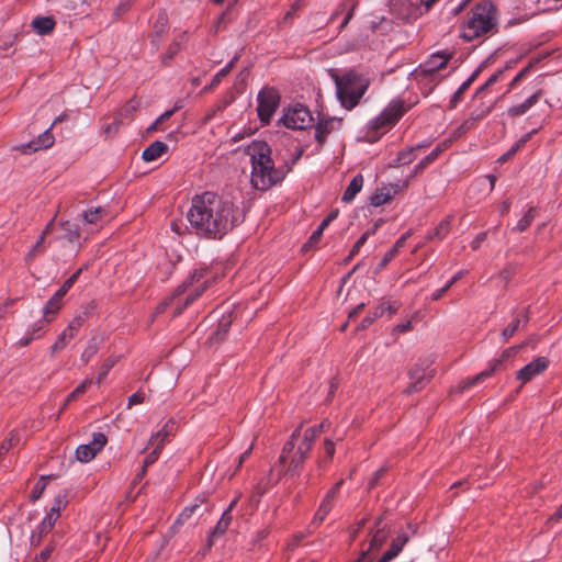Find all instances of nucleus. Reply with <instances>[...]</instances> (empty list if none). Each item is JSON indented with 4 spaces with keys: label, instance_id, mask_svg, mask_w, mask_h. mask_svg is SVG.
I'll list each match as a JSON object with an SVG mask.
<instances>
[{
    "label": "nucleus",
    "instance_id": "13d9d810",
    "mask_svg": "<svg viewBox=\"0 0 562 562\" xmlns=\"http://www.w3.org/2000/svg\"><path fill=\"white\" fill-rule=\"evenodd\" d=\"M396 256V247H392L383 257V259L380 261V263L376 267V272L384 269L389 262Z\"/></svg>",
    "mask_w": 562,
    "mask_h": 562
},
{
    "label": "nucleus",
    "instance_id": "1a4fd4ad",
    "mask_svg": "<svg viewBox=\"0 0 562 562\" xmlns=\"http://www.w3.org/2000/svg\"><path fill=\"white\" fill-rule=\"evenodd\" d=\"M431 363L432 360L429 358L422 359L409 370L412 382L405 391L407 394L418 392L431 380L434 376V370H429Z\"/></svg>",
    "mask_w": 562,
    "mask_h": 562
},
{
    "label": "nucleus",
    "instance_id": "c756f323",
    "mask_svg": "<svg viewBox=\"0 0 562 562\" xmlns=\"http://www.w3.org/2000/svg\"><path fill=\"white\" fill-rule=\"evenodd\" d=\"M381 524H382V519L379 518L375 522L376 531L372 535V538L370 540L369 550L367 551V553L369 551L380 549L386 540V535L384 533L383 528L380 527Z\"/></svg>",
    "mask_w": 562,
    "mask_h": 562
},
{
    "label": "nucleus",
    "instance_id": "4d7b16f0",
    "mask_svg": "<svg viewBox=\"0 0 562 562\" xmlns=\"http://www.w3.org/2000/svg\"><path fill=\"white\" fill-rule=\"evenodd\" d=\"M324 452H325V460L321 461L318 463L319 467H323L325 463H327L329 460H331V458L334 457V453H335V445L333 441L330 440H326L324 442Z\"/></svg>",
    "mask_w": 562,
    "mask_h": 562
},
{
    "label": "nucleus",
    "instance_id": "e433bc0d",
    "mask_svg": "<svg viewBox=\"0 0 562 562\" xmlns=\"http://www.w3.org/2000/svg\"><path fill=\"white\" fill-rule=\"evenodd\" d=\"M119 358L115 356L108 357L101 364L100 372L97 378V383H101L103 379L108 375L110 370L116 364Z\"/></svg>",
    "mask_w": 562,
    "mask_h": 562
},
{
    "label": "nucleus",
    "instance_id": "de8ad7c7",
    "mask_svg": "<svg viewBox=\"0 0 562 562\" xmlns=\"http://www.w3.org/2000/svg\"><path fill=\"white\" fill-rule=\"evenodd\" d=\"M167 25V16L166 14H160L157 19L156 24L154 25L153 37L160 38L166 30Z\"/></svg>",
    "mask_w": 562,
    "mask_h": 562
},
{
    "label": "nucleus",
    "instance_id": "f8f14e48",
    "mask_svg": "<svg viewBox=\"0 0 562 562\" xmlns=\"http://www.w3.org/2000/svg\"><path fill=\"white\" fill-rule=\"evenodd\" d=\"M246 154L250 157L251 169L274 162L271 158V147L265 140H252L247 146Z\"/></svg>",
    "mask_w": 562,
    "mask_h": 562
},
{
    "label": "nucleus",
    "instance_id": "49530a36",
    "mask_svg": "<svg viewBox=\"0 0 562 562\" xmlns=\"http://www.w3.org/2000/svg\"><path fill=\"white\" fill-rule=\"evenodd\" d=\"M180 44L178 42H173L169 45L166 54L161 58V64L164 66H168L173 57L179 53Z\"/></svg>",
    "mask_w": 562,
    "mask_h": 562
},
{
    "label": "nucleus",
    "instance_id": "bf43d9fd",
    "mask_svg": "<svg viewBox=\"0 0 562 562\" xmlns=\"http://www.w3.org/2000/svg\"><path fill=\"white\" fill-rule=\"evenodd\" d=\"M160 452H161V451H160L159 449H155V448H154V449H153V451H151V452H149V453L146 456V458H145V460H144V462H143L144 468H145V469H148L150 465H153V464L158 460V458H159V456H160Z\"/></svg>",
    "mask_w": 562,
    "mask_h": 562
},
{
    "label": "nucleus",
    "instance_id": "b1692460",
    "mask_svg": "<svg viewBox=\"0 0 562 562\" xmlns=\"http://www.w3.org/2000/svg\"><path fill=\"white\" fill-rule=\"evenodd\" d=\"M428 146H429L428 143H423V144H418L416 146H412V147L406 148L405 150L400 151L397 154V159H396L395 166L408 165V164L413 162L416 158V151L424 149Z\"/></svg>",
    "mask_w": 562,
    "mask_h": 562
},
{
    "label": "nucleus",
    "instance_id": "79ce46f5",
    "mask_svg": "<svg viewBox=\"0 0 562 562\" xmlns=\"http://www.w3.org/2000/svg\"><path fill=\"white\" fill-rule=\"evenodd\" d=\"M450 225L451 220L448 216L439 223V225L435 228L434 235H431L430 238L437 237L438 239H442L449 233Z\"/></svg>",
    "mask_w": 562,
    "mask_h": 562
},
{
    "label": "nucleus",
    "instance_id": "864d4df0",
    "mask_svg": "<svg viewBox=\"0 0 562 562\" xmlns=\"http://www.w3.org/2000/svg\"><path fill=\"white\" fill-rule=\"evenodd\" d=\"M326 227H323L322 224H319L318 228L311 235V237L308 238L307 243L304 245V249L305 248H308V247H315L318 241L321 240V237L323 235V232Z\"/></svg>",
    "mask_w": 562,
    "mask_h": 562
},
{
    "label": "nucleus",
    "instance_id": "f257e3e1",
    "mask_svg": "<svg viewBox=\"0 0 562 562\" xmlns=\"http://www.w3.org/2000/svg\"><path fill=\"white\" fill-rule=\"evenodd\" d=\"M237 214L238 209L232 202L206 191L192 198L187 218L195 235L221 239L236 225Z\"/></svg>",
    "mask_w": 562,
    "mask_h": 562
},
{
    "label": "nucleus",
    "instance_id": "6ab92c4d",
    "mask_svg": "<svg viewBox=\"0 0 562 562\" xmlns=\"http://www.w3.org/2000/svg\"><path fill=\"white\" fill-rule=\"evenodd\" d=\"M542 95V90L536 91L525 102L510 106L507 111L512 117L524 115L531 106H533Z\"/></svg>",
    "mask_w": 562,
    "mask_h": 562
},
{
    "label": "nucleus",
    "instance_id": "a18cd8bd",
    "mask_svg": "<svg viewBox=\"0 0 562 562\" xmlns=\"http://www.w3.org/2000/svg\"><path fill=\"white\" fill-rule=\"evenodd\" d=\"M92 384L91 379L83 380L67 397V402L74 401L78 398L80 395L85 394L88 387Z\"/></svg>",
    "mask_w": 562,
    "mask_h": 562
},
{
    "label": "nucleus",
    "instance_id": "603ef678",
    "mask_svg": "<svg viewBox=\"0 0 562 562\" xmlns=\"http://www.w3.org/2000/svg\"><path fill=\"white\" fill-rule=\"evenodd\" d=\"M470 88L469 85L463 82L458 90L453 93L452 98L450 99V109H453L457 106V104L462 100L463 93Z\"/></svg>",
    "mask_w": 562,
    "mask_h": 562
},
{
    "label": "nucleus",
    "instance_id": "c85d7f7f",
    "mask_svg": "<svg viewBox=\"0 0 562 562\" xmlns=\"http://www.w3.org/2000/svg\"><path fill=\"white\" fill-rule=\"evenodd\" d=\"M205 273L206 270H194L193 273L181 285L178 286L176 295L186 293L194 284L200 283V281L204 278Z\"/></svg>",
    "mask_w": 562,
    "mask_h": 562
},
{
    "label": "nucleus",
    "instance_id": "c03bdc74",
    "mask_svg": "<svg viewBox=\"0 0 562 562\" xmlns=\"http://www.w3.org/2000/svg\"><path fill=\"white\" fill-rule=\"evenodd\" d=\"M20 441L19 431L12 430L8 441L0 446V458Z\"/></svg>",
    "mask_w": 562,
    "mask_h": 562
},
{
    "label": "nucleus",
    "instance_id": "423d86ee",
    "mask_svg": "<svg viewBox=\"0 0 562 562\" xmlns=\"http://www.w3.org/2000/svg\"><path fill=\"white\" fill-rule=\"evenodd\" d=\"M526 344H522L518 347H510L505 349L499 358L494 359L490 362L487 369L483 370L479 374L474 375L473 378H470L462 382L460 386H458V392L462 393L464 390L475 385L476 383L492 376L495 372L501 371L503 369L504 362L508 360L509 358L514 357L516 352L522 348Z\"/></svg>",
    "mask_w": 562,
    "mask_h": 562
},
{
    "label": "nucleus",
    "instance_id": "2eb2a0df",
    "mask_svg": "<svg viewBox=\"0 0 562 562\" xmlns=\"http://www.w3.org/2000/svg\"><path fill=\"white\" fill-rule=\"evenodd\" d=\"M50 128H52V126L49 128H47L43 134H41L36 139L32 140L27 144H23L20 147V150L23 154H30V153L36 151L38 149L49 148L54 144V136L50 133Z\"/></svg>",
    "mask_w": 562,
    "mask_h": 562
},
{
    "label": "nucleus",
    "instance_id": "a878e982",
    "mask_svg": "<svg viewBox=\"0 0 562 562\" xmlns=\"http://www.w3.org/2000/svg\"><path fill=\"white\" fill-rule=\"evenodd\" d=\"M524 321L515 318L507 327L502 331V336L507 341L520 328H525L529 322V308H526L522 314Z\"/></svg>",
    "mask_w": 562,
    "mask_h": 562
},
{
    "label": "nucleus",
    "instance_id": "338daca9",
    "mask_svg": "<svg viewBox=\"0 0 562 562\" xmlns=\"http://www.w3.org/2000/svg\"><path fill=\"white\" fill-rule=\"evenodd\" d=\"M144 400H145L144 393H142V392L134 393L128 397V407L136 405V404H142L144 402Z\"/></svg>",
    "mask_w": 562,
    "mask_h": 562
},
{
    "label": "nucleus",
    "instance_id": "39448f33",
    "mask_svg": "<svg viewBox=\"0 0 562 562\" xmlns=\"http://www.w3.org/2000/svg\"><path fill=\"white\" fill-rule=\"evenodd\" d=\"M291 167H276L274 162L269 166L255 167L251 169V184L255 189L266 191L281 182Z\"/></svg>",
    "mask_w": 562,
    "mask_h": 562
},
{
    "label": "nucleus",
    "instance_id": "7c9ffc66",
    "mask_svg": "<svg viewBox=\"0 0 562 562\" xmlns=\"http://www.w3.org/2000/svg\"><path fill=\"white\" fill-rule=\"evenodd\" d=\"M106 214L108 213H106L105 209L98 206V207L85 211L82 213V220H83V222H86L88 224H97L98 222L103 220Z\"/></svg>",
    "mask_w": 562,
    "mask_h": 562
},
{
    "label": "nucleus",
    "instance_id": "72a5a7b5",
    "mask_svg": "<svg viewBox=\"0 0 562 562\" xmlns=\"http://www.w3.org/2000/svg\"><path fill=\"white\" fill-rule=\"evenodd\" d=\"M99 345L100 341L97 337H92L89 340L86 349L81 353V361L83 363L87 364L97 355V352L99 351Z\"/></svg>",
    "mask_w": 562,
    "mask_h": 562
},
{
    "label": "nucleus",
    "instance_id": "09e8293b",
    "mask_svg": "<svg viewBox=\"0 0 562 562\" xmlns=\"http://www.w3.org/2000/svg\"><path fill=\"white\" fill-rule=\"evenodd\" d=\"M55 520L52 518V516H47L42 520V522L38 525V540L43 535H46L54 526Z\"/></svg>",
    "mask_w": 562,
    "mask_h": 562
},
{
    "label": "nucleus",
    "instance_id": "a211bd4d",
    "mask_svg": "<svg viewBox=\"0 0 562 562\" xmlns=\"http://www.w3.org/2000/svg\"><path fill=\"white\" fill-rule=\"evenodd\" d=\"M69 291V289L61 285L56 293L48 300V302L45 304L43 308L44 316L55 315L63 305V297L66 295V293Z\"/></svg>",
    "mask_w": 562,
    "mask_h": 562
},
{
    "label": "nucleus",
    "instance_id": "6e6d98bb",
    "mask_svg": "<svg viewBox=\"0 0 562 562\" xmlns=\"http://www.w3.org/2000/svg\"><path fill=\"white\" fill-rule=\"evenodd\" d=\"M531 69V64L527 65L525 68H522L516 76L515 78L510 81V83L508 85V89H507V92H509L510 90H513L518 82H520L526 76L527 74L530 71Z\"/></svg>",
    "mask_w": 562,
    "mask_h": 562
},
{
    "label": "nucleus",
    "instance_id": "69168bd1",
    "mask_svg": "<svg viewBox=\"0 0 562 562\" xmlns=\"http://www.w3.org/2000/svg\"><path fill=\"white\" fill-rule=\"evenodd\" d=\"M53 549L50 547H46L44 550L41 551L40 554H37L32 562H46L50 554Z\"/></svg>",
    "mask_w": 562,
    "mask_h": 562
},
{
    "label": "nucleus",
    "instance_id": "ddd939ff",
    "mask_svg": "<svg viewBox=\"0 0 562 562\" xmlns=\"http://www.w3.org/2000/svg\"><path fill=\"white\" fill-rule=\"evenodd\" d=\"M106 443V437L102 432L93 435V439L89 443L80 445L76 449V458L80 462L91 461L98 452H100Z\"/></svg>",
    "mask_w": 562,
    "mask_h": 562
},
{
    "label": "nucleus",
    "instance_id": "8fccbe9b",
    "mask_svg": "<svg viewBox=\"0 0 562 562\" xmlns=\"http://www.w3.org/2000/svg\"><path fill=\"white\" fill-rule=\"evenodd\" d=\"M391 199H392V196L390 195V193H383V192L374 193L370 198V203L373 206H380V205L387 203Z\"/></svg>",
    "mask_w": 562,
    "mask_h": 562
},
{
    "label": "nucleus",
    "instance_id": "5fc2aeb1",
    "mask_svg": "<svg viewBox=\"0 0 562 562\" xmlns=\"http://www.w3.org/2000/svg\"><path fill=\"white\" fill-rule=\"evenodd\" d=\"M86 321V316L85 315H78L76 316L68 325V327L66 328L69 333H71L74 336H76L77 331L79 330V328L83 325Z\"/></svg>",
    "mask_w": 562,
    "mask_h": 562
},
{
    "label": "nucleus",
    "instance_id": "58836bf2",
    "mask_svg": "<svg viewBox=\"0 0 562 562\" xmlns=\"http://www.w3.org/2000/svg\"><path fill=\"white\" fill-rule=\"evenodd\" d=\"M536 209L530 207L528 212L518 221L517 225L514 227V231L525 232L532 223L535 218Z\"/></svg>",
    "mask_w": 562,
    "mask_h": 562
},
{
    "label": "nucleus",
    "instance_id": "2f4dec72",
    "mask_svg": "<svg viewBox=\"0 0 562 562\" xmlns=\"http://www.w3.org/2000/svg\"><path fill=\"white\" fill-rule=\"evenodd\" d=\"M239 58V55H235L234 58L223 68L221 69L212 79L211 83L209 87H205L204 88V91H207L212 88H214L215 86H217L221 80L227 76L231 70L233 69V67L235 66L236 61L238 60Z\"/></svg>",
    "mask_w": 562,
    "mask_h": 562
},
{
    "label": "nucleus",
    "instance_id": "6e6552de",
    "mask_svg": "<svg viewBox=\"0 0 562 562\" xmlns=\"http://www.w3.org/2000/svg\"><path fill=\"white\" fill-rule=\"evenodd\" d=\"M281 122L291 130H305L312 124L313 116L308 108L295 104L283 110Z\"/></svg>",
    "mask_w": 562,
    "mask_h": 562
},
{
    "label": "nucleus",
    "instance_id": "4c0bfd02",
    "mask_svg": "<svg viewBox=\"0 0 562 562\" xmlns=\"http://www.w3.org/2000/svg\"><path fill=\"white\" fill-rule=\"evenodd\" d=\"M61 227L65 231L64 237L68 241L74 243L80 237L79 227L76 224L66 221L61 223Z\"/></svg>",
    "mask_w": 562,
    "mask_h": 562
},
{
    "label": "nucleus",
    "instance_id": "cd10ccee",
    "mask_svg": "<svg viewBox=\"0 0 562 562\" xmlns=\"http://www.w3.org/2000/svg\"><path fill=\"white\" fill-rule=\"evenodd\" d=\"M286 457H288L286 461L283 463V464L288 463L286 473L291 474V475L299 474L306 458L297 454L294 451L291 453H288Z\"/></svg>",
    "mask_w": 562,
    "mask_h": 562
},
{
    "label": "nucleus",
    "instance_id": "bb28decb",
    "mask_svg": "<svg viewBox=\"0 0 562 562\" xmlns=\"http://www.w3.org/2000/svg\"><path fill=\"white\" fill-rule=\"evenodd\" d=\"M55 20L50 16L35 18L32 22L34 30L42 35L50 33L55 27Z\"/></svg>",
    "mask_w": 562,
    "mask_h": 562
},
{
    "label": "nucleus",
    "instance_id": "9d476101",
    "mask_svg": "<svg viewBox=\"0 0 562 562\" xmlns=\"http://www.w3.org/2000/svg\"><path fill=\"white\" fill-rule=\"evenodd\" d=\"M452 58V53L437 52L419 66L418 76L420 80L434 81L437 79V72L445 69L448 61Z\"/></svg>",
    "mask_w": 562,
    "mask_h": 562
},
{
    "label": "nucleus",
    "instance_id": "412c9836",
    "mask_svg": "<svg viewBox=\"0 0 562 562\" xmlns=\"http://www.w3.org/2000/svg\"><path fill=\"white\" fill-rule=\"evenodd\" d=\"M210 286V280H204L201 284H199L195 289H193L192 292L188 294V296L184 300V303L177 306L173 311L172 316L176 317L180 315L183 310L190 305L192 302H194L207 288Z\"/></svg>",
    "mask_w": 562,
    "mask_h": 562
},
{
    "label": "nucleus",
    "instance_id": "f704fd0d",
    "mask_svg": "<svg viewBox=\"0 0 562 562\" xmlns=\"http://www.w3.org/2000/svg\"><path fill=\"white\" fill-rule=\"evenodd\" d=\"M140 105V101L136 98H132L119 111L117 117L123 122L124 119H128Z\"/></svg>",
    "mask_w": 562,
    "mask_h": 562
},
{
    "label": "nucleus",
    "instance_id": "3c124183",
    "mask_svg": "<svg viewBox=\"0 0 562 562\" xmlns=\"http://www.w3.org/2000/svg\"><path fill=\"white\" fill-rule=\"evenodd\" d=\"M200 507L199 504H191L183 508V510L178 516L177 522H184L191 518V516L195 513V510Z\"/></svg>",
    "mask_w": 562,
    "mask_h": 562
},
{
    "label": "nucleus",
    "instance_id": "5701e85b",
    "mask_svg": "<svg viewBox=\"0 0 562 562\" xmlns=\"http://www.w3.org/2000/svg\"><path fill=\"white\" fill-rule=\"evenodd\" d=\"M362 186H363V177L362 175H357L355 176L351 181L349 182L347 189L345 190L344 194H342V202H346V203H349L351 202L355 196L357 195V193L360 192V190L362 189Z\"/></svg>",
    "mask_w": 562,
    "mask_h": 562
},
{
    "label": "nucleus",
    "instance_id": "052dcab7",
    "mask_svg": "<svg viewBox=\"0 0 562 562\" xmlns=\"http://www.w3.org/2000/svg\"><path fill=\"white\" fill-rule=\"evenodd\" d=\"M227 529H228V526H226V524H224L223 521L218 520L216 526L212 529V531L210 533V538L214 539L216 537H220V536L224 535Z\"/></svg>",
    "mask_w": 562,
    "mask_h": 562
},
{
    "label": "nucleus",
    "instance_id": "4468645a",
    "mask_svg": "<svg viewBox=\"0 0 562 562\" xmlns=\"http://www.w3.org/2000/svg\"><path fill=\"white\" fill-rule=\"evenodd\" d=\"M549 363L550 361L548 358L538 357L517 372V379L525 384L536 375L541 374L549 367Z\"/></svg>",
    "mask_w": 562,
    "mask_h": 562
},
{
    "label": "nucleus",
    "instance_id": "0e129e2a",
    "mask_svg": "<svg viewBox=\"0 0 562 562\" xmlns=\"http://www.w3.org/2000/svg\"><path fill=\"white\" fill-rule=\"evenodd\" d=\"M87 267L85 268H80L78 269L72 276H70L64 283L63 285L67 289L70 290V288L74 285V283L78 280V278L80 277V274L82 273V271L86 269Z\"/></svg>",
    "mask_w": 562,
    "mask_h": 562
},
{
    "label": "nucleus",
    "instance_id": "4be33fe9",
    "mask_svg": "<svg viewBox=\"0 0 562 562\" xmlns=\"http://www.w3.org/2000/svg\"><path fill=\"white\" fill-rule=\"evenodd\" d=\"M334 119L321 120L315 127V138L319 146H323L326 142L327 136L334 130Z\"/></svg>",
    "mask_w": 562,
    "mask_h": 562
},
{
    "label": "nucleus",
    "instance_id": "aec40b11",
    "mask_svg": "<svg viewBox=\"0 0 562 562\" xmlns=\"http://www.w3.org/2000/svg\"><path fill=\"white\" fill-rule=\"evenodd\" d=\"M172 435V428H170L168 424H165L158 431L151 435L148 445L161 451L165 443L169 440V437H171Z\"/></svg>",
    "mask_w": 562,
    "mask_h": 562
},
{
    "label": "nucleus",
    "instance_id": "e2e57ef3",
    "mask_svg": "<svg viewBox=\"0 0 562 562\" xmlns=\"http://www.w3.org/2000/svg\"><path fill=\"white\" fill-rule=\"evenodd\" d=\"M87 267L85 268H80L78 269L72 276H70L64 283L63 285L67 289L70 290V288L74 285V283L78 280V278L80 277V274L82 273V271L86 269Z\"/></svg>",
    "mask_w": 562,
    "mask_h": 562
},
{
    "label": "nucleus",
    "instance_id": "680f3d73",
    "mask_svg": "<svg viewBox=\"0 0 562 562\" xmlns=\"http://www.w3.org/2000/svg\"><path fill=\"white\" fill-rule=\"evenodd\" d=\"M53 319V317H49V316H45V319L44 321H40L38 323H36L32 329V333L30 336H34V339L35 338H38L40 337V331L44 328V326L48 323H50Z\"/></svg>",
    "mask_w": 562,
    "mask_h": 562
},
{
    "label": "nucleus",
    "instance_id": "a19ab883",
    "mask_svg": "<svg viewBox=\"0 0 562 562\" xmlns=\"http://www.w3.org/2000/svg\"><path fill=\"white\" fill-rule=\"evenodd\" d=\"M462 274L463 272L462 271H459L457 274H454L445 286H442L441 289L437 290L436 292L432 293L431 295V299L434 301H438L442 297V295L449 291V289L457 282L459 281L461 278H462Z\"/></svg>",
    "mask_w": 562,
    "mask_h": 562
},
{
    "label": "nucleus",
    "instance_id": "ea45409f",
    "mask_svg": "<svg viewBox=\"0 0 562 562\" xmlns=\"http://www.w3.org/2000/svg\"><path fill=\"white\" fill-rule=\"evenodd\" d=\"M75 336L69 333L67 329H65L57 338V340L55 341V344L52 346V353L54 355L55 352L64 349L67 344L74 338Z\"/></svg>",
    "mask_w": 562,
    "mask_h": 562
},
{
    "label": "nucleus",
    "instance_id": "9b49d317",
    "mask_svg": "<svg viewBox=\"0 0 562 562\" xmlns=\"http://www.w3.org/2000/svg\"><path fill=\"white\" fill-rule=\"evenodd\" d=\"M407 111L401 100L392 101L382 112L371 122L374 130L393 126Z\"/></svg>",
    "mask_w": 562,
    "mask_h": 562
},
{
    "label": "nucleus",
    "instance_id": "37998d69",
    "mask_svg": "<svg viewBox=\"0 0 562 562\" xmlns=\"http://www.w3.org/2000/svg\"><path fill=\"white\" fill-rule=\"evenodd\" d=\"M527 142V137L520 138L518 142L515 143L505 154H503L498 158L499 164L506 162L508 159H510L519 149L520 147Z\"/></svg>",
    "mask_w": 562,
    "mask_h": 562
},
{
    "label": "nucleus",
    "instance_id": "473e14b6",
    "mask_svg": "<svg viewBox=\"0 0 562 562\" xmlns=\"http://www.w3.org/2000/svg\"><path fill=\"white\" fill-rule=\"evenodd\" d=\"M383 313H384V304H380L378 307H375V310L372 313H370L368 316H366L360 322V324L357 326L356 330L367 329L369 326H371L373 324V322L375 319L381 317L383 315Z\"/></svg>",
    "mask_w": 562,
    "mask_h": 562
},
{
    "label": "nucleus",
    "instance_id": "dca6fc26",
    "mask_svg": "<svg viewBox=\"0 0 562 562\" xmlns=\"http://www.w3.org/2000/svg\"><path fill=\"white\" fill-rule=\"evenodd\" d=\"M451 144V140H443L438 144L436 148L428 154L425 158H423L418 165L415 166L412 177H415L423 172L425 168H427L432 161H435L441 153H443Z\"/></svg>",
    "mask_w": 562,
    "mask_h": 562
},
{
    "label": "nucleus",
    "instance_id": "f3484780",
    "mask_svg": "<svg viewBox=\"0 0 562 562\" xmlns=\"http://www.w3.org/2000/svg\"><path fill=\"white\" fill-rule=\"evenodd\" d=\"M232 323V314L224 315L220 319L216 330L209 337L207 342L213 345L223 341L229 331Z\"/></svg>",
    "mask_w": 562,
    "mask_h": 562
},
{
    "label": "nucleus",
    "instance_id": "774afa93",
    "mask_svg": "<svg viewBox=\"0 0 562 562\" xmlns=\"http://www.w3.org/2000/svg\"><path fill=\"white\" fill-rule=\"evenodd\" d=\"M381 304H384V312L387 311L390 315L395 314L400 310L397 302L383 301Z\"/></svg>",
    "mask_w": 562,
    "mask_h": 562
},
{
    "label": "nucleus",
    "instance_id": "393cba45",
    "mask_svg": "<svg viewBox=\"0 0 562 562\" xmlns=\"http://www.w3.org/2000/svg\"><path fill=\"white\" fill-rule=\"evenodd\" d=\"M167 145L160 140H155L147 148L144 149L142 158L145 161H154L159 158L166 150Z\"/></svg>",
    "mask_w": 562,
    "mask_h": 562
},
{
    "label": "nucleus",
    "instance_id": "0eeeda50",
    "mask_svg": "<svg viewBox=\"0 0 562 562\" xmlns=\"http://www.w3.org/2000/svg\"><path fill=\"white\" fill-rule=\"evenodd\" d=\"M280 93L272 87H265L258 93L257 112L260 121L268 124L280 104Z\"/></svg>",
    "mask_w": 562,
    "mask_h": 562
},
{
    "label": "nucleus",
    "instance_id": "20e7f679",
    "mask_svg": "<svg viewBox=\"0 0 562 562\" xmlns=\"http://www.w3.org/2000/svg\"><path fill=\"white\" fill-rule=\"evenodd\" d=\"M319 434V429L316 427L304 428L301 424L292 434L289 441L285 442L282 453L279 457V462L284 463L286 461L288 453L296 452L297 454L307 458L308 452L312 448V443Z\"/></svg>",
    "mask_w": 562,
    "mask_h": 562
},
{
    "label": "nucleus",
    "instance_id": "c9c22d12",
    "mask_svg": "<svg viewBox=\"0 0 562 562\" xmlns=\"http://www.w3.org/2000/svg\"><path fill=\"white\" fill-rule=\"evenodd\" d=\"M331 508H333V503L329 502V498L323 499V502L321 503V505L314 516L313 524L316 526L321 525L324 521V519L326 518V516L330 513Z\"/></svg>",
    "mask_w": 562,
    "mask_h": 562
},
{
    "label": "nucleus",
    "instance_id": "f03ea898",
    "mask_svg": "<svg viewBox=\"0 0 562 562\" xmlns=\"http://www.w3.org/2000/svg\"><path fill=\"white\" fill-rule=\"evenodd\" d=\"M328 74L336 85V94L342 108L352 110L366 93L370 80L362 74L351 69L339 75L336 69H329Z\"/></svg>",
    "mask_w": 562,
    "mask_h": 562
},
{
    "label": "nucleus",
    "instance_id": "7ed1b4c3",
    "mask_svg": "<svg viewBox=\"0 0 562 562\" xmlns=\"http://www.w3.org/2000/svg\"><path fill=\"white\" fill-rule=\"evenodd\" d=\"M496 9L490 1L477 3L468 13L463 22L460 36L467 41H473L487 33L496 32Z\"/></svg>",
    "mask_w": 562,
    "mask_h": 562
}]
</instances>
